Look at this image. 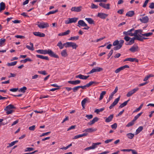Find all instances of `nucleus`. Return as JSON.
<instances>
[{"mask_svg": "<svg viewBox=\"0 0 154 154\" xmlns=\"http://www.w3.org/2000/svg\"><path fill=\"white\" fill-rule=\"evenodd\" d=\"M139 20L142 23H146L148 22L149 19L147 16H146L143 17L142 18H140Z\"/></svg>", "mask_w": 154, "mask_h": 154, "instance_id": "16", "label": "nucleus"}, {"mask_svg": "<svg viewBox=\"0 0 154 154\" xmlns=\"http://www.w3.org/2000/svg\"><path fill=\"white\" fill-rule=\"evenodd\" d=\"M38 72L40 74L43 75H46L47 73H46V71L45 70L42 71H38Z\"/></svg>", "mask_w": 154, "mask_h": 154, "instance_id": "55", "label": "nucleus"}, {"mask_svg": "<svg viewBox=\"0 0 154 154\" xmlns=\"http://www.w3.org/2000/svg\"><path fill=\"white\" fill-rule=\"evenodd\" d=\"M153 33L151 32H148L147 33H144L142 34V36L145 37H149L152 35Z\"/></svg>", "mask_w": 154, "mask_h": 154, "instance_id": "45", "label": "nucleus"}, {"mask_svg": "<svg viewBox=\"0 0 154 154\" xmlns=\"http://www.w3.org/2000/svg\"><path fill=\"white\" fill-rule=\"evenodd\" d=\"M120 99V97L116 99L109 106V108L110 109H112L119 102Z\"/></svg>", "mask_w": 154, "mask_h": 154, "instance_id": "12", "label": "nucleus"}, {"mask_svg": "<svg viewBox=\"0 0 154 154\" xmlns=\"http://www.w3.org/2000/svg\"><path fill=\"white\" fill-rule=\"evenodd\" d=\"M142 112H141L138 113L137 115L134 117V118L133 120L135 122L142 115Z\"/></svg>", "mask_w": 154, "mask_h": 154, "instance_id": "47", "label": "nucleus"}, {"mask_svg": "<svg viewBox=\"0 0 154 154\" xmlns=\"http://www.w3.org/2000/svg\"><path fill=\"white\" fill-rule=\"evenodd\" d=\"M126 136L129 139H132L134 136V134L132 133H129L126 134Z\"/></svg>", "mask_w": 154, "mask_h": 154, "instance_id": "36", "label": "nucleus"}, {"mask_svg": "<svg viewBox=\"0 0 154 154\" xmlns=\"http://www.w3.org/2000/svg\"><path fill=\"white\" fill-rule=\"evenodd\" d=\"M33 34L35 36L39 37H44L45 35L44 33L40 32H33Z\"/></svg>", "mask_w": 154, "mask_h": 154, "instance_id": "15", "label": "nucleus"}, {"mask_svg": "<svg viewBox=\"0 0 154 154\" xmlns=\"http://www.w3.org/2000/svg\"><path fill=\"white\" fill-rule=\"evenodd\" d=\"M85 20L90 24H94V21L91 18H85Z\"/></svg>", "mask_w": 154, "mask_h": 154, "instance_id": "34", "label": "nucleus"}, {"mask_svg": "<svg viewBox=\"0 0 154 154\" xmlns=\"http://www.w3.org/2000/svg\"><path fill=\"white\" fill-rule=\"evenodd\" d=\"M72 146V144L70 143V144H69V145L66 146V147L61 148L60 149H64L65 150H66V149H68L71 146Z\"/></svg>", "mask_w": 154, "mask_h": 154, "instance_id": "57", "label": "nucleus"}, {"mask_svg": "<svg viewBox=\"0 0 154 154\" xmlns=\"http://www.w3.org/2000/svg\"><path fill=\"white\" fill-rule=\"evenodd\" d=\"M18 142V140H16L15 141H13L12 142H11L10 144H9V147H11V146H13V145H14L16 143H17V142Z\"/></svg>", "mask_w": 154, "mask_h": 154, "instance_id": "56", "label": "nucleus"}, {"mask_svg": "<svg viewBox=\"0 0 154 154\" xmlns=\"http://www.w3.org/2000/svg\"><path fill=\"white\" fill-rule=\"evenodd\" d=\"M6 41V39H5L1 38L0 39V47L2 46V45Z\"/></svg>", "mask_w": 154, "mask_h": 154, "instance_id": "49", "label": "nucleus"}, {"mask_svg": "<svg viewBox=\"0 0 154 154\" xmlns=\"http://www.w3.org/2000/svg\"><path fill=\"white\" fill-rule=\"evenodd\" d=\"M58 9H56V10L54 11H50L47 14H45L46 15H49L50 14H54L57 12H58Z\"/></svg>", "mask_w": 154, "mask_h": 154, "instance_id": "41", "label": "nucleus"}, {"mask_svg": "<svg viewBox=\"0 0 154 154\" xmlns=\"http://www.w3.org/2000/svg\"><path fill=\"white\" fill-rule=\"evenodd\" d=\"M142 30L141 29H138L135 30V32L134 33V36L137 37L139 38L141 36H142Z\"/></svg>", "mask_w": 154, "mask_h": 154, "instance_id": "7", "label": "nucleus"}, {"mask_svg": "<svg viewBox=\"0 0 154 154\" xmlns=\"http://www.w3.org/2000/svg\"><path fill=\"white\" fill-rule=\"evenodd\" d=\"M143 36H141L139 38L138 37V41H140L141 42H143V40L147 39H148V38L146 37H143Z\"/></svg>", "mask_w": 154, "mask_h": 154, "instance_id": "48", "label": "nucleus"}, {"mask_svg": "<svg viewBox=\"0 0 154 154\" xmlns=\"http://www.w3.org/2000/svg\"><path fill=\"white\" fill-rule=\"evenodd\" d=\"M131 38L130 37L128 36H125L124 38V39L126 41V42H128L129 41L130 39H131Z\"/></svg>", "mask_w": 154, "mask_h": 154, "instance_id": "63", "label": "nucleus"}, {"mask_svg": "<svg viewBox=\"0 0 154 154\" xmlns=\"http://www.w3.org/2000/svg\"><path fill=\"white\" fill-rule=\"evenodd\" d=\"M143 129V127L142 126L139 127L136 131V134H138L140 133Z\"/></svg>", "mask_w": 154, "mask_h": 154, "instance_id": "42", "label": "nucleus"}, {"mask_svg": "<svg viewBox=\"0 0 154 154\" xmlns=\"http://www.w3.org/2000/svg\"><path fill=\"white\" fill-rule=\"evenodd\" d=\"M79 36H77L74 37H71L69 39V40H76L79 39Z\"/></svg>", "mask_w": 154, "mask_h": 154, "instance_id": "43", "label": "nucleus"}, {"mask_svg": "<svg viewBox=\"0 0 154 154\" xmlns=\"http://www.w3.org/2000/svg\"><path fill=\"white\" fill-rule=\"evenodd\" d=\"M134 61L137 62H138V60L135 58H126L124 60V62L126 61H129L132 62Z\"/></svg>", "mask_w": 154, "mask_h": 154, "instance_id": "26", "label": "nucleus"}, {"mask_svg": "<svg viewBox=\"0 0 154 154\" xmlns=\"http://www.w3.org/2000/svg\"><path fill=\"white\" fill-rule=\"evenodd\" d=\"M78 24V26L79 27H80V26H87V24H86L83 20H80L79 21Z\"/></svg>", "mask_w": 154, "mask_h": 154, "instance_id": "23", "label": "nucleus"}, {"mask_svg": "<svg viewBox=\"0 0 154 154\" xmlns=\"http://www.w3.org/2000/svg\"><path fill=\"white\" fill-rule=\"evenodd\" d=\"M27 89V88L25 87H23L22 88L20 89L19 90V92H21L23 93H25Z\"/></svg>", "mask_w": 154, "mask_h": 154, "instance_id": "44", "label": "nucleus"}, {"mask_svg": "<svg viewBox=\"0 0 154 154\" xmlns=\"http://www.w3.org/2000/svg\"><path fill=\"white\" fill-rule=\"evenodd\" d=\"M90 99L88 97L84 98L82 101L81 104L83 108H85V104L87 102H90Z\"/></svg>", "mask_w": 154, "mask_h": 154, "instance_id": "17", "label": "nucleus"}, {"mask_svg": "<svg viewBox=\"0 0 154 154\" xmlns=\"http://www.w3.org/2000/svg\"><path fill=\"white\" fill-rule=\"evenodd\" d=\"M113 52V51L112 49L109 52V53L108 54V59H109L111 55L112 54Z\"/></svg>", "mask_w": 154, "mask_h": 154, "instance_id": "60", "label": "nucleus"}, {"mask_svg": "<svg viewBox=\"0 0 154 154\" xmlns=\"http://www.w3.org/2000/svg\"><path fill=\"white\" fill-rule=\"evenodd\" d=\"M117 126V123H115L111 125V127L112 128L115 129L116 128Z\"/></svg>", "mask_w": 154, "mask_h": 154, "instance_id": "58", "label": "nucleus"}, {"mask_svg": "<svg viewBox=\"0 0 154 154\" xmlns=\"http://www.w3.org/2000/svg\"><path fill=\"white\" fill-rule=\"evenodd\" d=\"M108 14L102 12L98 13L97 16L102 19H105L107 16Z\"/></svg>", "mask_w": 154, "mask_h": 154, "instance_id": "9", "label": "nucleus"}, {"mask_svg": "<svg viewBox=\"0 0 154 154\" xmlns=\"http://www.w3.org/2000/svg\"><path fill=\"white\" fill-rule=\"evenodd\" d=\"M70 31L69 30H67L66 32H61L58 34L59 36H63L68 35L70 32Z\"/></svg>", "mask_w": 154, "mask_h": 154, "instance_id": "32", "label": "nucleus"}, {"mask_svg": "<svg viewBox=\"0 0 154 154\" xmlns=\"http://www.w3.org/2000/svg\"><path fill=\"white\" fill-rule=\"evenodd\" d=\"M47 54H48L51 57L55 58H59L58 56L50 49H48V50Z\"/></svg>", "mask_w": 154, "mask_h": 154, "instance_id": "3", "label": "nucleus"}, {"mask_svg": "<svg viewBox=\"0 0 154 154\" xmlns=\"http://www.w3.org/2000/svg\"><path fill=\"white\" fill-rule=\"evenodd\" d=\"M134 121L132 120L131 122H129L126 125V127H129L133 125L134 123Z\"/></svg>", "mask_w": 154, "mask_h": 154, "instance_id": "46", "label": "nucleus"}, {"mask_svg": "<svg viewBox=\"0 0 154 154\" xmlns=\"http://www.w3.org/2000/svg\"><path fill=\"white\" fill-rule=\"evenodd\" d=\"M57 46L59 47L60 49H61L63 48L64 46L66 47V43L62 44V42L60 41L57 44Z\"/></svg>", "mask_w": 154, "mask_h": 154, "instance_id": "25", "label": "nucleus"}, {"mask_svg": "<svg viewBox=\"0 0 154 154\" xmlns=\"http://www.w3.org/2000/svg\"><path fill=\"white\" fill-rule=\"evenodd\" d=\"M35 126L33 125L32 126H30L29 127V130L33 131L35 130Z\"/></svg>", "mask_w": 154, "mask_h": 154, "instance_id": "54", "label": "nucleus"}, {"mask_svg": "<svg viewBox=\"0 0 154 154\" xmlns=\"http://www.w3.org/2000/svg\"><path fill=\"white\" fill-rule=\"evenodd\" d=\"M82 7H72L71 9V10L72 11H75L76 12H79L81 11V8Z\"/></svg>", "mask_w": 154, "mask_h": 154, "instance_id": "20", "label": "nucleus"}, {"mask_svg": "<svg viewBox=\"0 0 154 154\" xmlns=\"http://www.w3.org/2000/svg\"><path fill=\"white\" fill-rule=\"evenodd\" d=\"M99 83L98 82L95 81H91L89 83L87 84L88 87H89L93 84H97Z\"/></svg>", "mask_w": 154, "mask_h": 154, "instance_id": "37", "label": "nucleus"}, {"mask_svg": "<svg viewBox=\"0 0 154 154\" xmlns=\"http://www.w3.org/2000/svg\"><path fill=\"white\" fill-rule=\"evenodd\" d=\"M68 82L74 85H76L79 84L81 83V81L79 80H76L75 81H69Z\"/></svg>", "mask_w": 154, "mask_h": 154, "instance_id": "21", "label": "nucleus"}, {"mask_svg": "<svg viewBox=\"0 0 154 154\" xmlns=\"http://www.w3.org/2000/svg\"><path fill=\"white\" fill-rule=\"evenodd\" d=\"M5 3L2 2L0 3V13L2 11H3L5 9Z\"/></svg>", "mask_w": 154, "mask_h": 154, "instance_id": "29", "label": "nucleus"}, {"mask_svg": "<svg viewBox=\"0 0 154 154\" xmlns=\"http://www.w3.org/2000/svg\"><path fill=\"white\" fill-rule=\"evenodd\" d=\"M106 94V91H102L100 94V97L99 100H102L103 98L104 95Z\"/></svg>", "mask_w": 154, "mask_h": 154, "instance_id": "40", "label": "nucleus"}, {"mask_svg": "<svg viewBox=\"0 0 154 154\" xmlns=\"http://www.w3.org/2000/svg\"><path fill=\"white\" fill-rule=\"evenodd\" d=\"M61 54L63 57H65L67 56V54L66 52V50H63L61 53Z\"/></svg>", "mask_w": 154, "mask_h": 154, "instance_id": "39", "label": "nucleus"}, {"mask_svg": "<svg viewBox=\"0 0 154 154\" xmlns=\"http://www.w3.org/2000/svg\"><path fill=\"white\" fill-rule=\"evenodd\" d=\"M99 118L97 117H95L92 120L88 122L87 124V125H91L95 122H97Z\"/></svg>", "mask_w": 154, "mask_h": 154, "instance_id": "19", "label": "nucleus"}, {"mask_svg": "<svg viewBox=\"0 0 154 154\" xmlns=\"http://www.w3.org/2000/svg\"><path fill=\"white\" fill-rule=\"evenodd\" d=\"M37 52L42 54H47L48 50H38L36 51Z\"/></svg>", "mask_w": 154, "mask_h": 154, "instance_id": "27", "label": "nucleus"}, {"mask_svg": "<svg viewBox=\"0 0 154 154\" xmlns=\"http://www.w3.org/2000/svg\"><path fill=\"white\" fill-rule=\"evenodd\" d=\"M134 11H130L127 12L126 16L128 17H132L134 14Z\"/></svg>", "mask_w": 154, "mask_h": 154, "instance_id": "33", "label": "nucleus"}, {"mask_svg": "<svg viewBox=\"0 0 154 154\" xmlns=\"http://www.w3.org/2000/svg\"><path fill=\"white\" fill-rule=\"evenodd\" d=\"M78 19V18L76 17L69 18L67 20L65 21V23L66 24H68L72 23H75Z\"/></svg>", "mask_w": 154, "mask_h": 154, "instance_id": "2", "label": "nucleus"}, {"mask_svg": "<svg viewBox=\"0 0 154 154\" xmlns=\"http://www.w3.org/2000/svg\"><path fill=\"white\" fill-rule=\"evenodd\" d=\"M118 90V87L116 86V87L115 88V89L114 91H113L111 94L110 95L109 99L107 100V103H108L109 102L112 98L114 95L117 92Z\"/></svg>", "mask_w": 154, "mask_h": 154, "instance_id": "11", "label": "nucleus"}, {"mask_svg": "<svg viewBox=\"0 0 154 154\" xmlns=\"http://www.w3.org/2000/svg\"><path fill=\"white\" fill-rule=\"evenodd\" d=\"M127 102L125 101L124 103H122L119 106V108H122L124 106H125L127 105Z\"/></svg>", "mask_w": 154, "mask_h": 154, "instance_id": "52", "label": "nucleus"}, {"mask_svg": "<svg viewBox=\"0 0 154 154\" xmlns=\"http://www.w3.org/2000/svg\"><path fill=\"white\" fill-rule=\"evenodd\" d=\"M124 42V41L123 40H120L119 41V45L113 48L114 50L116 51V50H118L119 49H120L121 48V47H122Z\"/></svg>", "mask_w": 154, "mask_h": 154, "instance_id": "5", "label": "nucleus"}, {"mask_svg": "<svg viewBox=\"0 0 154 154\" xmlns=\"http://www.w3.org/2000/svg\"><path fill=\"white\" fill-rule=\"evenodd\" d=\"M66 48L72 47L73 49H76L78 45L75 43L72 42H66Z\"/></svg>", "mask_w": 154, "mask_h": 154, "instance_id": "1", "label": "nucleus"}, {"mask_svg": "<svg viewBox=\"0 0 154 154\" xmlns=\"http://www.w3.org/2000/svg\"><path fill=\"white\" fill-rule=\"evenodd\" d=\"M34 150V149L33 148L31 147H27L26 148L25 150V152L27 151H31Z\"/></svg>", "mask_w": 154, "mask_h": 154, "instance_id": "59", "label": "nucleus"}, {"mask_svg": "<svg viewBox=\"0 0 154 154\" xmlns=\"http://www.w3.org/2000/svg\"><path fill=\"white\" fill-rule=\"evenodd\" d=\"M131 40L129 42L127 43H125V44L126 45H131L134 43L135 40H138V37L134 36V37L131 38Z\"/></svg>", "mask_w": 154, "mask_h": 154, "instance_id": "10", "label": "nucleus"}, {"mask_svg": "<svg viewBox=\"0 0 154 154\" xmlns=\"http://www.w3.org/2000/svg\"><path fill=\"white\" fill-rule=\"evenodd\" d=\"M113 115L111 114L107 118L106 117L105 122H110L113 117Z\"/></svg>", "mask_w": 154, "mask_h": 154, "instance_id": "28", "label": "nucleus"}, {"mask_svg": "<svg viewBox=\"0 0 154 154\" xmlns=\"http://www.w3.org/2000/svg\"><path fill=\"white\" fill-rule=\"evenodd\" d=\"M37 25L41 29H44L49 26L48 24L47 23L45 22L40 23L39 24Z\"/></svg>", "mask_w": 154, "mask_h": 154, "instance_id": "6", "label": "nucleus"}, {"mask_svg": "<svg viewBox=\"0 0 154 154\" xmlns=\"http://www.w3.org/2000/svg\"><path fill=\"white\" fill-rule=\"evenodd\" d=\"M85 117L87 118L88 119H90L93 118V116L92 114L90 115H86Z\"/></svg>", "mask_w": 154, "mask_h": 154, "instance_id": "64", "label": "nucleus"}, {"mask_svg": "<svg viewBox=\"0 0 154 154\" xmlns=\"http://www.w3.org/2000/svg\"><path fill=\"white\" fill-rule=\"evenodd\" d=\"M138 47L137 45H134L133 46L130 48L129 50L132 52H134L138 51Z\"/></svg>", "mask_w": 154, "mask_h": 154, "instance_id": "22", "label": "nucleus"}, {"mask_svg": "<svg viewBox=\"0 0 154 154\" xmlns=\"http://www.w3.org/2000/svg\"><path fill=\"white\" fill-rule=\"evenodd\" d=\"M15 107L13 105L11 104L7 106L4 109L5 110H6L8 109H15Z\"/></svg>", "mask_w": 154, "mask_h": 154, "instance_id": "35", "label": "nucleus"}, {"mask_svg": "<svg viewBox=\"0 0 154 154\" xmlns=\"http://www.w3.org/2000/svg\"><path fill=\"white\" fill-rule=\"evenodd\" d=\"M119 44V41L118 40L115 41L113 43V46H117Z\"/></svg>", "mask_w": 154, "mask_h": 154, "instance_id": "61", "label": "nucleus"}, {"mask_svg": "<svg viewBox=\"0 0 154 154\" xmlns=\"http://www.w3.org/2000/svg\"><path fill=\"white\" fill-rule=\"evenodd\" d=\"M123 34L125 36L129 35L131 36H134V33H132V32H130L129 30L127 32L124 31L123 32Z\"/></svg>", "mask_w": 154, "mask_h": 154, "instance_id": "30", "label": "nucleus"}, {"mask_svg": "<svg viewBox=\"0 0 154 154\" xmlns=\"http://www.w3.org/2000/svg\"><path fill=\"white\" fill-rule=\"evenodd\" d=\"M139 89V88L137 87L132 90L129 91L126 94V96L128 97L132 96L133 94L137 91Z\"/></svg>", "mask_w": 154, "mask_h": 154, "instance_id": "4", "label": "nucleus"}, {"mask_svg": "<svg viewBox=\"0 0 154 154\" xmlns=\"http://www.w3.org/2000/svg\"><path fill=\"white\" fill-rule=\"evenodd\" d=\"M97 129L96 128H91L85 129L83 131V132H85L86 133H91L94 131H95Z\"/></svg>", "mask_w": 154, "mask_h": 154, "instance_id": "24", "label": "nucleus"}, {"mask_svg": "<svg viewBox=\"0 0 154 154\" xmlns=\"http://www.w3.org/2000/svg\"><path fill=\"white\" fill-rule=\"evenodd\" d=\"M99 5L100 6L106 9H110V5L109 4H106L105 3L100 2L99 4Z\"/></svg>", "mask_w": 154, "mask_h": 154, "instance_id": "13", "label": "nucleus"}, {"mask_svg": "<svg viewBox=\"0 0 154 154\" xmlns=\"http://www.w3.org/2000/svg\"><path fill=\"white\" fill-rule=\"evenodd\" d=\"M79 88V86H75L73 88H72V90H73V91L74 92H76L78 89Z\"/></svg>", "mask_w": 154, "mask_h": 154, "instance_id": "50", "label": "nucleus"}, {"mask_svg": "<svg viewBox=\"0 0 154 154\" xmlns=\"http://www.w3.org/2000/svg\"><path fill=\"white\" fill-rule=\"evenodd\" d=\"M90 76L89 75L87 76H85L82 75V74H79L78 75H77L75 76L76 78H79L81 79L86 80Z\"/></svg>", "mask_w": 154, "mask_h": 154, "instance_id": "14", "label": "nucleus"}, {"mask_svg": "<svg viewBox=\"0 0 154 154\" xmlns=\"http://www.w3.org/2000/svg\"><path fill=\"white\" fill-rule=\"evenodd\" d=\"M98 6L93 3H92L91 6V8L92 9H97Z\"/></svg>", "mask_w": 154, "mask_h": 154, "instance_id": "51", "label": "nucleus"}, {"mask_svg": "<svg viewBox=\"0 0 154 154\" xmlns=\"http://www.w3.org/2000/svg\"><path fill=\"white\" fill-rule=\"evenodd\" d=\"M103 69L101 67H96L95 68H94L91 70V72L94 73L96 72H100L103 70Z\"/></svg>", "mask_w": 154, "mask_h": 154, "instance_id": "18", "label": "nucleus"}, {"mask_svg": "<svg viewBox=\"0 0 154 154\" xmlns=\"http://www.w3.org/2000/svg\"><path fill=\"white\" fill-rule=\"evenodd\" d=\"M17 63V61H15L13 62H11L10 63H7V65L8 66H14L16 65Z\"/></svg>", "mask_w": 154, "mask_h": 154, "instance_id": "38", "label": "nucleus"}, {"mask_svg": "<svg viewBox=\"0 0 154 154\" xmlns=\"http://www.w3.org/2000/svg\"><path fill=\"white\" fill-rule=\"evenodd\" d=\"M104 109V108H102L100 109H97L95 111V112L98 113L99 112L103 111Z\"/></svg>", "mask_w": 154, "mask_h": 154, "instance_id": "53", "label": "nucleus"}, {"mask_svg": "<svg viewBox=\"0 0 154 154\" xmlns=\"http://www.w3.org/2000/svg\"><path fill=\"white\" fill-rule=\"evenodd\" d=\"M30 46L28 45H27L26 46V47L29 50L31 51H33L34 50L33 48V44L32 43L30 42Z\"/></svg>", "mask_w": 154, "mask_h": 154, "instance_id": "31", "label": "nucleus"}, {"mask_svg": "<svg viewBox=\"0 0 154 154\" xmlns=\"http://www.w3.org/2000/svg\"><path fill=\"white\" fill-rule=\"evenodd\" d=\"M101 144L100 143H93L92 145L89 147L86 148L85 149V150H88L91 149H94L97 147V145L100 144Z\"/></svg>", "mask_w": 154, "mask_h": 154, "instance_id": "8", "label": "nucleus"}, {"mask_svg": "<svg viewBox=\"0 0 154 154\" xmlns=\"http://www.w3.org/2000/svg\"><path fill=\"white\" fill-rule=\"evenodd\" d=\"M122 68L121 67L116 69L115 71V72L116 73H118L120 71L122 70Z\"/></svg>", "mask_w": 154, "mask_h": 154, "instance_id": "62", "label": "nucleus"}]
</instances>
